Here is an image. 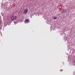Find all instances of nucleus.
<instances>
[{
    "mask_svg": "<svg viewBox=\"0 0 75 75\" xmlns=\"http://www.w3.org/2000/svg\"><path fill=\"white\" fill-rule=\"evenodd\" d=\"M16 18L17 16H13L12 17L11 19L12 21H13V20H16Z\"/></svg>",
    "mask_w": 75,
    "mask_h": 75,
    "instance_id": "f257e3e1",
    "label": "nucleus"
},
{
    "mask_svg": "<svg viewBox=\"0 0 75 75\" xmlns=\"http://www.w3.org/2000/svg\"><path fill=\"white\" fill-rule=\"evenodd\" d=\"M27 12H28V9H26V10L23 12V13L25 14L27 13Z\"/></svg>",
    "mask_w": 75,
    "mask_h": 75,
    "instance_id": "f03ea898",
    "label": "nucleus"
},
{
    "mask_svg": "<svg viewBox=\"0 0 75 75\" xmlns=\"http://www.w3.org/2000/svg\"><path fill=\"white\" fill-rule=\"evenodd\" d=\"M28 22H29V19H26L25 21V23H28Z\"/></svg>",
    "mask_w": 75,
    "mask_h": 75,
    "instance_id": "7ed1b4c3",
    "label": "nucleus"
},
{
    "mask_svg": "<svg viewBox=\"0 0 75 75\" xmlns=\"http://www.w3.org/2000/svg\"><path fill=\"white\" fill-rule=\"evenodd\" d=\"M53 18L54 20H56L57 19V17H55V16Z\"/></svg>",
    "mask_w": 75,
    "mask_h": 75,
    "instance_id": "20e7f679",
    "label": "nucleus"
},
{
    "mask_svg": "<svg viewBox=\"0 0 75 75\" xmlns=\"http://www.w3.org/2000/svg\"><path fill=\"white\" fill-rule=\"evenodd\" d=\"M64 11H65V12H67V9H65Z\"/></svg>",
    "mask_w": 75,
    "mask_h": 75,
    "instance_id": "39448f33",
    "label": "nucleus"
},
{
    "mask_svg": "<svg viewBox=\"0 0 75 75\" xmlns=\"http://www.w3.org/2000/svg\"><path fill=\"white\" fill-rule=\"evenodd\" d=\"M62 10H64V9H63V8H62Z\"/></svg>",
    "mask_w": 75,
    "mask_h": 75,
    "instance_id": "423d86ee",
    "label": "nucleus"
}]
</instances>
